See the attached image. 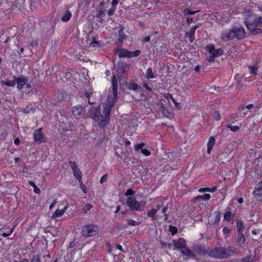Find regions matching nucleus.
<instances>
[{
    "mask_svg": "<svg viewBox=\"0 0 262 262\" xmlns=\"http://www.w3.org/2000/svg\"><path fill=\"white\" fill-rule=\"evenodd\" d=\"M83 107L81 105H77L72 107V113L76 119H80L83 115Z\"/></svg>",
    "mask_w": 262,
    "mask_h": 262,
    "instance_id": "1a4fd4ad",
    "label": "nucleus"
},
{
    "mask_svg": "<svg viewBox=\"0 0 262 262\" xmlns=\"http://www.w3.org/2000/svg\"><path fill=\"white\" fill-rule=\"evenodd\" d=\"M160 243L162 248L166 249H171L172 248L173 249V243H172V242L170 243H166L165 242L161 241Z\"/></svg>",
    "mask_w": 262,
    "mask_h": 262,
    "instance_id": "7c9ffc66",
    "label": "nucleus"
},
{
    "mask_svg": "<svg viewBox=\"0 0 262 262\" xmlns=\"http://www.w3.org/2000/svg\"><path fill=\"white\" fill-rule=\"evenodd\" d=\"M72 16V13L71 12L68 10H67L64 12L63 15L61 17V20L64 22H67L69 21Z\"/></svg>",
    "mask_w": 262,
    "mask_h": 262,
    "instance_id": "a878e982",
    "label": "nucleus"
},
{
    "mask_svg": "<svg viewBox=\"0 0 262 262\" xmlns=\"http://www.w3.org/2000/svg\"><path fill=\"white\" fill-rule=\"evenodd\" d=\"M159 105L160 111L162 112L164 116L168 117L170 115V112H169V108L164 105L163 103L158 104Z\"/></svg>",
    "mask_w": 262,
    "mask_h": 262,
    "instance_id": "6ab92c4d",
    "label": "nucleus"
},
{
    "mask_svg": "<svg viewBox=\"0 0 262 262\" xmlns=\"http://www.w3.org/2000/svg\"><path fill=\"white\" fill-rule=\"evenodd\" d=\"M126 86L128 89L134 91H136L139 88L138 84L134 82V81H130L129 82L126 83Z\"/></svg>",
    "mask_w": 262,
    "mask_h": 262,
    "instance_id": "393cba45",
    "label": "nucleus"
},
{
    "mask_svg": "<svg viewBox=\"0 0 262 262\" xmlns=\"http://www.w3.org/2000/svg\"><path fill=\"white\" fill-rule=\"evenodd\" d=\"M30 262H41V260L38 255L34 254L30 258Z\"/></svg>",
    "mask_w": 262,
    "mask_h": 262,
    "instance_id": "c9c22d12",
    "label": "nucleus"
},
{
    "mask_svg": "<svg viewBox=\"0 0 262 262\" xmlns=\"http://www.w3.org/2000/svg\"><path fill=\"white\" fill-rule=\"evenodd\" d=\"M13 229H9L7 232H4L2 233V236H4V237H7L9 235H10V234H11L13 232Z\"/></svg>",
    "mask_w": 262,
    "mask_h": 262,
    "instance_id": "8fccbe9b",
    "label": "nucleus"
},
{
    "mask_svg": "<svg viewBox=\"0 0 262 262\" xmlns=\"http://www.w3.org/2000/svg\"><path fill=\"white\" fill-rule=\"evenodd\" d=\"M210 248L201 245H195L193 247V250L200 255H205L206 254H209Z\"/></svg>",
    "mask_w": 262,
    "mask_h": 262,
    "instance_id": "6e6552de",
    "label": "nucleus"
},
{
    "mask_svg": "<svg viewBox=\"0 0 262 262\" xmlns=\"http://www.w3.org/2000/svg\"><path fill=\"white\" fill-rule=\"evenodd\" d=\"M104 16H105V14L103 12V11L100 10L99 12H98V13L97 15V17H98V18L102 17H104Z\"/></svg>",
    "mask_w": 262,
    "mask_h": 262,
    "instance_id": "4d7b16f0",
    "label": "nucleus"
},
{
    "mask_svg": "<svg viewBox=\"0 0 262 262\" xmlns=\"http://www.w3.org/2000/svg\"><path fill=\"white\" fill-rule=\"evenodd\" d=\"M127 64L125 63L120 62L118 64V72L119 73H123L125 72Z\"/></svg>",
    "mask_w": 262,
    "mask_h": 262,
    "instance_id": "c756f323",
    "label": "nucleus"
},
{
    "mask_svg": "<svg viewBox=\"0 0 262 262\" xmlns=\"http://www.w3.org/2000/svg\"><path fill=\"white\" fill-rule=\"evenodd\" d=\"M112 90L114 97H116L117 95L118 83L117 78L115 75H113L112 78Z\"/></svg>",
    "mask_w": 262,
    "mask_h": 262,
    "instance_id": "2eb2a0df",
    "label": "nucleus"
},
{
    "mask_svg": "<svg viewBox=\"0 0 262 262\" xmlns=\"http://www.w3.org/2000/svg\"><path fill=\"white\" fill-rule=\"evenodd\" d=\"M255 25H256L257 26L262 27V16L259 17L257 19L256 18Z\"/></svg>",
    "mask_w": 262,
    "mask_h": 262,
    "instance_id": "09e8293b",
    "label": "nucleus"
},
{
    "mask_svg": "<svg viewBox=\"0 0 262 262\" xmlns=\"http://www.w3.org/2000/svg\"><path fill=\"white\" fill-rule=\"evenodd\" d=\"M253 261V258L250 256H246L239 259L240 262H252Z\"/></svg>",
    "mask_w": 262,
    "mask_h": 262,
    "instance_id": "37998d69",
    "label": "nucleus"
},
{
    "mask_svg": "<svg viewBox=\"0 0 262 262\" xmlns=\"http://www.w3.org/2000/svg\"><path fill=\"white\" fill-rule=\"evenodd\" d=\"M127 206L133 211L141 212L144 209L145 202H139L136 200L135 196H129L126 201Z\"/></svg>",
    "mask_w": 262,
    "mask_h": 262,
    "instance_id": "39448f33",
    "label": "nucleus"
},
{
    "mask_svg": "<svg viewBox=\"0 0 262 262\" xmlns=\"http://www.w3.org/2000/svg\"><path fill=\"white\" fill-rule=\"evenodd\" d=\"M181 252L186 256H188L190 257L193 258L195 257V255L192 251L188 248L186 247V248H184L181 250Z\"/></svg>",
    "mask_w": 262,
    "mask_h": 262,
    "instance_id": "4be33fe9",
    "label": "nucleus"
},
{
    "mask_svg": "<svg viewBox=\"0 0 262 262\" xmlns=\"http://www.w3.org/2000/svg\"><path fill=\"white\" fill-rule=\"evenodd\" d=\"M114 104L113 97L108 96L106 103H102L98 108L91 107L89 110V116L95 121H97L101 127H105L108 123L110 112Z\"/></svg>",
    "mask_w": 262,
    "mask_h": 262,
    "instance_id": "f257e3e1",
    "label": "nucleus"
},
{
    "mask_svg": "<svg viewBox=\"0 0 262 262\" xmlns=\"http://www.w3.org/2000/svg\"><path fill=\"white\" fill-rule=\"evenodd\" d=\"M256 16L255 15H250L249 18H246L244 23L247 29L250 31L251 35H255L262 33V29L256 28L257 27L255 25Z\"/></svg>",
    "mask_w": 262,
    "mask_h": 262,
    "instance_id": "20e7f679",
    "label": "nucleus"
},
{
    "mask_svg": "<svg viewBox=\"0 0 262 262\" xmlns=\"http://www.w3.org/2000/svg\"><path fill=\"white\" fill-rule=\"evenodd\" d=\"M30 45L31 47H36L38 45V41L37 40H32L30 43Z\"/></svg>",
    "mask_w": 262,
    "mask_h": 262,
    "instance_id": "6e6d98bb",
    "label": "nucleus"
},
{
    "mask_svg": "<svg viewBox=\"0 0 262 262\" xmlns=\"http://www.w3.org/2000/svg\"><path fill=\"white\" fill-rule=\"evenodd\" d=\"M169 230L171 232L172 235H174L177 233L178 229L176 227L170 225L169 226Z\"/></svg>",
    "mask_w": 262,
    "mask_h": 262,
    "instance_id": "a19ab883",
    "label": "nucleus"
},
{
    "mask_svg": "<svg viewBox=\"0 0 262 262\" xmlns=\"http://www.w3.org/2000/svg\"><path fill=\"white\" fill-rule=\"evenodd\" d=\"M135 193V192L134 191H133L132 189H128L126 193H125V195L126 196H128V195H133L134 193Z\"/></svg>",
    "mask_w": 262,
    "mask_h": 262,
    "instance_id": "5fc2aeb1",
    "label": "nucleus"
},
{
    "mask_svg": "<svg viewBox=\"0 0 262 262\" xmlns=\"http://www.w3.org/2000/svg\"><path fill=\"white\" fill-rule=\"evenodd\" d=\"M99 227L94 224L85 225L82 227L81 234L85 237L96 235L99 231Z\"/></svg>",
    "mask_w": 262,
    "mask_h": 262,
    "instance_id": "423d86ee",
    "label": "nucleus"
},
{
    "mask_svg": "<svg viewBox=\"0 0 262 262\" xmlns=\"http://www.w3.org/2000/svg\"><path fill=\"white\" fill-rule=\"evenodd\" d=\"M69 164H70V166H71V168L73 170V172L79 169L78 166L77 165L75 162H73V161H70Z\"/></svg>",
    "mask_w": 262,
    "mask_h": 262,
    "instance_id": "ea45409f",
    "label": "nucleus"
},
{
    "mask_svg": "<svg viewBox=\"0 0 262 262\" xmlns=\"http://www.w3.org/2000/svg\"><path fill=\"white\" fill-rule=\"evenodd\" d=\"M236 253V249L232 246L217 247L209 250V256L216 259H222L228 258Z\"/></svg>",
    "mask_w": 262,
    "mask_h": 262,
    "instance_id": "f03ea898",
    "label": "nucleus"
},
{
    "mask_svg": "<svg viewBox=\"0 0 262 262\" xmlns=\"http://www.w3.org/2000/svg\"><path fill=\"white\" fill-rule=\"evenodd\" d=\"M92 207V206L90 204H87L85 205L82 209V212L85 214L88 211H89Z\"/></svg>",
    "mask_w": 262,
    "mask_h": 262,
    "instance_id": "4c0bfd02",
    "label": "nucleus"
},
{
    "mask_svg": "<svg viewBox=\"0 0 262 262\" xmlns=\"http://www.w3.org/2000/svg\"><path fill=\"white\" fill-rule=\"evenodd\" d=\"M253 194L257 199L259 201L262 200V181L255 187V190L253 191Z\"/></svg>",
    "mask_w": 262,
    "mask_h": 262,
    "instance_id": "4468645a",
    "label": "nucleus"
},
{
    "mask_svg": "<svg viewBox=\"0 0 262 262\" xmlns=\"http://www.w3.org/2000/svg\"><path fill=\"white\" fill-rule=\"evenodd\" d=\"M210 198V195L209 194L206 193L204 195H198L196 198V199H201L203 200H208Z\"/></svg>",
    "mask_w": 262,
    "mask_h": 262,
    "instance_id": "e433bc0d",
    "label": "nucleus"
},
{
    "mask_svg": "<svg viewBox=\"0 0 262 262\" xmlns=\"http://www.w3.org/2000/svg\"><path fill=\"white\" fill-rule=\"evenodd\" d=\"M73 174H74V176L75 177V178H76L77 180L78 181V182L79 183L80 186H81V184H82L81 171L79 169L74 171Z\"/></svg>",
    "mask_w": 262,
    "mask_h": 262,
    "instance_id": "b1692460",
    "label": "nucleus"
},
{
    "mask_svg": "<svg viewBox=\"0 0 262 262\" xmlns=\"http://www.w3.org/2000/svg\"><path fill=\"white\" fill-rule=\"evenodd\" d=\"M237 228L238 232H243L245 229L244 223L242 220L237 221Z\"/></svg>",
    "mask_w": 262,
    "mask_h": 262,
    "instance_id": "cd10ccee",
    "label": "nucleus"
},
{
    "mask_svg": "<svg viewBox=\"0 0 262 262\" xmlns=\"http://www.w3.org/2000/svg\"><path fill=\"white\" fill-rule=\"evenodd\" d=\"M3 84L9 86H14L16 84V79H14L13 80L3 81Z\"/></svg>",
    "mask_w": 262,
    "mask_h": 262,
    "instance_id": "f704fd0d",
    "label": "nucleus"
},
{
    "mask_svg": "<svg viewBox=\"0 0 262 262\" xmlns=\"http://www.w3.org/2000/svg\"><path fill=\"white\" fill-rule=\"evenodd\" d=\"M117 53L118 54V57L120 58H128L129 50L126 49L121 48L117 51Z\"/></svg>",
    "mask_w": 262,
    "mask_h": 262,
    "instance_id": "f3484780",
    "label": "nucleus"
},
{
    "mask_svg": "<svg viewBox=\"0 0 262 262\" xmlns=\"http://www.w3.org/2000/svg\"><path fill=\"white\" fill-rule=\"evenodd\" d=\"M209 190V188H201L199 189V191L201 192H204L207 191Z\"/></svg>",
    "mask_w": 262,
    "mask_h": 262,
    "instance_id": "69168bd1",
    "label": "nucleus"
},
{
    "mask_svg": "<svg viewBox=\"0 0 262 262\" xmlns=\"http://www.w3.org/2000/svg\"><path fill=\"white\" fill-rule=\"evenodd\" d=\"M127 36L123 32V28L121 27L118 31L117 39L119 42L122 43L123 40H125Z\"/></svg>",
    "mask_w": 262,
    "mask_h": 262,
    "instance_id": "aec40b11",
    "label": "nucleus"
},
{
    "mask_svg": "<svg viewBox=\"0 0 262 262\" xmlns=\"http://www.w3.org/2000/svg\"><path fill=\"white\" fill-rule=\"evenodd\" d=\"M193 18L188 17H187L186 18V21H187V23L188 24H189H189H191V23L193 22Z\"/></svg>",
    "mask_w": 262,
    "mask_h": 262,
    "instance_id": "052dcab7",
    "label": "nucleus"
},
{
    "mask_svg": "<svg viewBox=\"0 0 262 262\" xmlns=\"http://www.w3.org/2000/svg\"><path fill=\"white\" fill-rule=\"evenodd\" d=\"M25 0H15L12 6V9H20L23 8L25 5Z\"/></svg>",
    "mask_w": 262,
    "mask_h": 262,
    "instance_id": "dca6fc26",
    "label": "nucleus"
},
{
    "mask_svg": "<svg viewBox=\"0 0 262 262\" xmlns=\"http://www.w3.org/2000/svg\"><path fill=\"white\" fill-rule=\"evenodd\" d=\"M226 127L229 128L231 131L235 132L239 129V127L237 125L232 126L230 124H227Z\"/></svg>",
    "mask_w": 262,
    "mask_h": 262,
    "instance_id": "79ce46f5",
    "label": "nucleus"
},
{
    "mask_svg": "<svg viewBox=\"0 0 262 262\" xmlns=\"http://www.w3.org/2000/svg\"><path fill=\"white\" fill-rule=\"evenodd\" d=\"M173 243V250H181L186 247V243L184 238H180L177 240H172Z\"/></svg>",
    "mask_w": 262,
    "mask_h": 262,
    "instance_id": "9d476101",
    "label": "nucleus"
},
{
    "mask_svg": "<svg viewBox=\"0 0 262 262\" xmlns=\"http://www.w3.org/2000/svg\"><path fill=\"white\" fill-rule=\"evenodd\" d=\"M199 11H200V10L192 11L189 10L187 8H185L183 10L182 12L183 13L184 15H193V14L198 13Z\"/></svg>",
    "mask_w": 262,
    "mask_h": 262,
    "instance_id": "473e14b6",
    "label": "nucleus"
},
{
    "mask_svg": "<svg viewBox=\"0 0 262 262\" xmlns=\"http://www.w3.org/2000/svg\"><path fill=\"white\" fill-rule=\"evenodd\" d=\"M223 232L225 234H227L228 236H229V234H230L231 232V230L225 227L223 229Z\"/></svg>",
    "mask_w": 262,
    "mask_h": 262,
    "instance_id": "864d4df0",
    "label": "nucleus"
},
{
    "mask_svg": "<svg viewBox=\"0 0 262 262\" xmlns=\"http://www.w3.org/2000/svg\"><path fill=\"white\" fill-rule=\"evenodd\" d=\"M14 144L16 145H18L20 144V140L18 138H16L15 140H14Z\"/></svg>",
    "mask_w": 262,
    "mask_h": 262,
    "instance_id": "774afa93",
    "label": "nucleus"
},
{
    "mask_svg": "<svg viewBox=\"0 0 262 262\" xmlns=\"http://www.w3.org/2000/svg\"><path fill=\"white\" fill-rule=\"evenodd\" d=\"M245 242V237L243 232H238V237L236 238V243L237 245L241 247Z\"/></svg>",
    "mask_w": 262,
    "mask_h": 262,
    "instance_id": "a211bd4d",
    "label": "nucleus"
},
{
    "mask_svg": "<svg viewBox=\"0 0 262 262\" xmlns=\"http://www.w3.org/2000/svg\"><path fill=\"white\" fill-rule=\"evenodd\" d=\"M201 27V24H198L193 26H192L190 30V32H186L185 36H188L189 38V41L191 42H192L194 40V34L195 30Z\"/></svg>",
    "mask_w": 262,
    "mask_h": 262,
    "instance_id": "ddd939ff",
    "label": "nucleus"
},
{
    "mask_svg": "<svg viewBox=\"0 0 262 262\" xmlns=\"http://www.w3.org/2000/svg\"><path fill=\"white\" fill-rule=\"evenodd\" d=\"M28 183L30 185L32 186L33 188L36 187V185L35 184V182L33 181H30L28 182Z\"/></svg>",
    "mask_w": 262,
    "mask_h": 262,
    "instance_id": "0e129e2a",
    "label": "nucleus"
},
{
    "mask_svg": "<svg viewBox=\"0 0 262 262\" xmlns=\"http://www.w3.org/2000/svg\"><path fill=\"white\" fill-rule=\"evenodd\" d=\"M146 78L147 79L155 78V76L152 72V69L151 68H149L147 69V70L146 72Z\"/></svg>",
    "mask_w": 262,
    "mask_h": 262,
    "instance_id": "2f4dec72",
    "label": "nucleus"
},
{
    "mask_svg": "<svg viewBox=\"0 0 262 262\" xmlns=\"http://www.w3.org/2000/svg\"><path fill=\"white\" fill-rule=\"evenodd\" d=\"M215 57H214V56L212 54H211L209 57H208V60L209 61V62H213L214 59V58Z\"/></svg>",
    "mask_w": 262,
    "mask_h": 262,
    "instance_id": "680f3d73",
    "label": "nucleus"
},
{
    "mask_svg": "<svg viewBox=\"0 0 262 262\" xmlns=\"http://www.w3.org/2000/svg\"><path fill=\"white\" fill-rule=\"evenodd\" d=\"M157 211V209H155L154 208L152 209L151 210H150V211H149L147 214L148 215V217H154L155 214L156 213Z\"/></svg>",
    "mask_w": 262,
    "mask_h": 262,
    "instance_id": "c03bdc74",
    "label": "nucleus"
},
{
    "mask_svg": "<svg viewBox=\"0 0 262 262\" xmlns=\"http://www.w3.org/2000/svg\"><path fill=\"white\" fill-rule=\"evenodd\" d=\"M141 153L146 156H148L150 155V152L147 149H143L141 151Z\"/></svg>",
    "mask_w": 262,
    "mask_h": 262,
    "instance_id": "603ef678",
    "label": "nucleus"
},
{
    "mask_svg": "<svg viewBox=\"0 0 262 262\" xmlns=\"http://www.w3.org/2000/svg\"><path fill=\"white\" fill-rule=\"evenodd\" d=\"M67 208V207H64L63 209H59L58 208L56 211L53 214L52 216V219H55L56 217L58 216H61L65 211V209Z\"/></svg>",
    "mask_w": 262,
    "mask_h": 262,
    "instance_id": "bb28decb",
    "label": "nucleus"
},
{
    "mask_svg": "<svg viewBox=\"0 0 262 262\" xmlns=\"http://www.w3.org/2000/svg\"><path fill=\"white\" fill-rule=\"evenodd\" d=\"M234 214V213H232L231 211L228 210L224 215V219L229 222L233 219Z\"/></svg>",
    "mask_w": 262,
    "mask_h": 262,
    "instance_id": "c85d7f7f",
    "label": "nucleus"
},
{
    "mask_svg": "<svg viewBox=\"0 0 262 262\" xmlns=\"http://www.w3.org/2000/svg\"><path fill=\"white\" fill-rule=\"evenodd\" d=\"M13 78L16 79V83L17 84V87L19 90H21L28 81V77L25 76L16 77L15 76H13Z\"/></svg>",
    "mask_w": 262,
    "mask_h": 262,
    "instance_id": "f8f14e48",
    "label": "nucleus"
},
{
    "mask_svg": "<svg viewBox=\"0 0 262 262\" xmlns=\"http://www.w3.org/2000/svg\"><path fill=\"white\" fill-rule=\"evenodd\" d=\"M56 203H57V200H56V199H55L54 200L53 202L50 205V206L49 207L50 209H51L53 208L54 207V206L55 205V204H56Z\"/></svg>",
    "mask_w": 262,
    "mask_h": 262,
    "instance_id": "338daca9",
    "label": "nucleus"
},
{
    "mask_svg": "<svg viewBox=\"0 0 262 262\" xmlns=\"http://www.w3.org/2000/svg\"><path fill=\"white\" fill-rule=\"evenodd\" d=\"M34 191L36 194H39L40 193V189L36 186V187L34 188Z\"/></svg>",
    "mask_w": 262,
    "mask_h": 262,
    "instance_id": "e2e57ef3",
    "label": "nucleus"
},
{
    "mask_svg": "<svg viewBox=\"0 0 262 262\" xmlns=\"http://www.w3.org/2000/svg\"><path fill=\"white\" fill-rule=\"evenodd\" d=\"M41 130L42 128L35 129L33 134L34 141L37 144L45 142L46 140V137L42 133Z\"/></svg>",
    "mask_w": 262,
    "mask_h": 262,
    "instance_id": "0eeeda50",
    "label": "nucleus"
},
{
    "mask_svg": "<svg viewBox=\"0 0 262 262\" xmlns=\"http://www.w3.org/2000/svg\"><path fill=\"white\" fill-rule=\"evenodd\" d=\"M141 54V51L139 50L131 52L129 51L128 53V58H132L133 57H137Z\"/></svg>",
    "mask_w": 262,
    "mask_h": 262,
    "instance_id": "72a5a7b5",
    "label": "nucleus"
},
{
    "mask_svg": "<svg viewBox=\"0 0 262 262\" xmlns=\"http://www.w3.org/2000/svg\"><path fill=\"white\" fill-rule=\"evenodd\" d=\"M106 179H107V176L104 175L103 176H102L101 177L100 182L102 184L103 183H104V182H105L106 181Z\"/></svg>",
    "mask_w": 262,
    "mask_h": 262,
    "instance_id": "13d9d810",
    "label": "nucleus"
},
{
    "mask_svg": "<svg viewBox=\"0 0 262 262\" xmlns=\"http://www.w3.org/2000/svg\"><path fill=\"white\" fill-rule=\"evenodd\" d=\"M215 139L213 137H210L207 144V153L210 154L213 146L215 144Z\"/></svg>",
    "mask_w": 262,
    "mask_h": 262,
    "instance_id": "5701e85b",
    "label": "nucleus"
},
{
    "mask_svg": "<svg viewBox=\"0 0 262 262\" xmlns=\"http://www.w3.org/2000/svg\"><path fill=\"white\" fill-rule=\"evenodd\" d=\"M206 49L210 54L213 55L215 57L221 56L223 53V51L221 49H215L213 45L206 46Z\"/></svg>",
    "mask_w": 262,
    "mask_h": 262,
    "instance_id": "9b49d317",
    "label": "nucleus"
},
{
    "mask_svg": "<svg viewBox=\"0 0 262 262\" xmlns=\"http://www.w3.org/2000/svg\"><path fill=\"white\" fill-rule=\"evenodd\" d=\"M118 3V0H113L111 3V8L108 10V14L109 16H112L114 14Z\"/></svg>",
    "mask_w": 262,
    "mask_h": 262,
    "instance_id": "412c9836",
    "label": "nucleus"
},
{
    "mask_svg": "<svg viewBox=\"0 0 262 262\" xmlns=\"http://www.w3.org/2000/svg\"><path fill=\"white\" fill-rule=\"evenodd\" d=\"M246 32L242 27H234L229 30L224 31L222 33L221 39L224 41L232 40L234 38L242 39L245 37Z\"/></svg>",
    "mask_w": 262,
    "mask_h": 262,
    "instance_id": "7ed1b4c3",
    "label": "nucleus"
},
{
    "mask_svg": "<svg viewBox=\"0 0 262 262\" xmlns=\"http://www.w3.org/2000/svg\"><path fill=\"white\" fill-rule=\"evenodd\" d=\"M92 95V92H86L84 93V96L85 97H86L88 99H90V96Z\"/></svg>",
    "mask_w": 262,
    "mask_h": 262,
    "instance_id": "bf43d9fd",
    "label": "nucleus"
},
{
    "mask_svg": "<svg viewBox=\"0 0 262 262\" xmlns=\"http://www.w3.org/2000/svg\"><path fill=\"white\" fill-rule=\"evenodd\" d=\"M250 73L254 75H257V68L255 66H249Z\"/></svg>",
    "mask_w": 262,
    "mask_h": 262,
    "instance_id": "a18cd8bd",
    "label": "nucleus"
},
{
    "mask_svg": "<svg viewBox=\"0 0 262 262\" xmlns=\"http://www.w3.org/2000/svg\"><path fill=\"white\" fill-rule=\"evenodd\" d=\"M139 223L135 221L132 219H128L127 220V226H136L138 225Z\"/></svg>",
    "mask_w": 262,
    "mask_h": 262,
    "instance_id": "58836bf2",
    "label": "nucleus"
},
{
    "mask_svg": "<svg viewBox=\"0 0 262 262\" xmlns=\"http://www.w3.org/2000/svg\"><path fill=\"white\" fill-rule=\"evenodd\" d=\"M145 145V144L144 143H140V144H136L135 146V149L136 151H139V150H141V151L142 150V149H143V147Z\"/></svg>",
    "mask_w": 262,
    "mask_h": 262,
    "instance_id": "49530a36",
    "label": "nucleus"
},
{
    "mask_svg": "<svg viewBox=\"0 0 262 262\" xmlns=\"http://www.w3.org/2000/svg\"><path fill=\"white\" fill-rule=\"evenodd\" d=\"M213 118L216 121L219 120L221 118V115L219 113V112H215L214 116H213Z\"/></svg>",
    "mask_w": 262,
    "mask_h": 262,
    "instance_id": "3c124183",
    "label": "nucleus"
},
{
    "mask_svg": "<svg viewBox=\"0 0 262 262\" xmlns=\"http://www.w3.org/2000/svg\"><path fill=\"white\" fill-rule=\"evenodd\" d=\"M143 86L147 91L149 92L151 91V88L149 86L148 82L146 81H144L143 82Z\"/></svg>",
    "mask_w": 262,
    "mask_h": 262,
    "instance_id": "de8ad7c7",
    "label": "nucleus"
}]
</instances>
